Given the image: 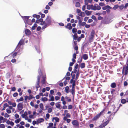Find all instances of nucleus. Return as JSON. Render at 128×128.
Segmentation results:
<instances>
[{"label":"nucleus","mask_w":128,"mask_h":128,"mask_svg":"<svg viewBox=\"0 0 128 128\" xmlns=\"http://www.w3.org/2000/svg\"><path fill=\"white\" fill-rule=\"evenodd\" d=\"M84 4L85 5H87L88 4V2L87 0H84Z\"/></svg>","instance_id":"obj_60"},{"label":"nucleus","mask_w":128,"mask_h":128,"mask_svg":"<svg viewBox=\"0 0 128 128\" xmlns=\"http://www.w3.org/2000/svg\"><path fill=\"white\" fill-rule=\"evenodd\" d=\"M24 41L23 39H22L20 40L19 42L18 43L17 46V48H20L21 45L24 44Z\"/></svg>","instance_id":"obj_6"},{"label":"nucleus","mask_w":128,"mask_h":128,"mask_svg":"<svg viewBox=\"0 0 128 128\" xmlns=\"http://www.w3.org/2000/svg\"><path fill=\"white\" fill-rule=\"evenodd\" d=\"M80 66L81 68H83L85 66V64L84 62L82 63L80 65Z\"/></svg>","instance_id":"obj_22"},{"label":"nucleus","mask_w":128,"mask_h":128,"mask_svg":"<svg viewBox=\"0 0 128 128\" xmlns=\"http://www.w3.org/2000/svg\"><path fill=\"white\" fill-rule=\"evenodd\" d=\"M91 18L93 20H94L95 21H97L96 17L94 15H92V16Z\"/></svg>","instance_id":"obj_37"},{"label":"nucleus","mask_w":128,"mask_h":128,"mask_svg":"<svg viewBox=\"0 0 128 128\" xmlns=\"http://www.w3.org/2000/svg\"><path fill=\"white\" fill-rule=\"evenodd\" d=\"M26 22L27 24L30 25H31L32 24V23L30 22H29V20L26 21Z\"/></svg>","instance_id":"obj_51"},{"label":"nucleus","mask_w":128,"mask_h":128,"mask_svg":"<svg viewBox=\"0 0 128 128\" xmlns=\"http://www.w3.org/2000/svg\"><path fill=\"white\" fill-rule=\"evenodd\" d=\"M101 8L100 6L98 5L97 6H94V7L92 9L93 10H100Z\"/></svg>","instance_id":"obj_9"},{"label":"nucleus","mask_w":128,"mask_h":128,"mask_svg":"<svg viewBox=\"0 0 128 128\" xmlns=\"http://www.w3.org/2000/svg\"><path fill=\"white\" fill-rule=\"evenodd\" d=\"M99 5L101 6H104L105 4L104 3L102 2H100L99 4Z\"/></svg>","instance_id":"obj_55"},{"label":"nucleus","mask_w":128,"mask_h":128,"mask_svg":"<svg viewBox=\"0 0 128 128\" xmlns=\"http://www.w3.org/2000/svg\"><path fill=\"white\" fill-rule=\"evenodd\" d=\"M54 96H52L51 97L50 99H49L48 100L49 101H54Z\"/></svg>","instance_id":"obj_41"},{"label":"nucleus","mask_w":128,"mask_h":128,"mask_svg":"<svg viewBox=\"0 0 128 128\" xmlns=\"http://www.w3.org/2000/svg\"><path fill=\"white\" fill-rule=\"evenodd\" d=\"M52 109L51 108H49L48 110V113H50L52 112Z\"/></svg>","instance_id":"obj_64"},{"label":"nucleus","mask_w":128,"mask_h":128,"mask_svg":"<svg viewBox=\"0 0 128 128\" xmlns=\"http://www.w3.org/2000/svg\"><path fill=\"white\" fill-rule=\"evenodd\" d=\"M119 8L121 10H122L124 8V6L121 5L119 6Z\"/></svg>","instance_id":"obj_61"},{"label":"nucleus","mask_w":128,"mask_h":128,"mask_svg":"<svg viewBox=\"0 0 128 128\" xmlns=\"http://www.w3.org/2000/svg\"><path fill=\"white\" fill-rule=\"evenodd\" d=\"M110 120H107L106 121L104 122L103 124L105 126H106L109 122V121Z\"/></svg>","instance_id":"obj_36"},{"label":"nucleus","mask_w":128,"mask_h":128,"mask_svg":"<svg viewBox=\"0 0 128 128\" xmlns=\"http://www.w3.org/2000/svg\"><path fill=\"white\" fill-rule=\"evenodd\" d=\"M6 123L8 124H10L12 126H13L14 125V123L13 122L10 121L8 120L6 121Z\"/></svg>","instance_id":"obj_14"},{"label":"nucleus","mask_w":128,"mask_h":128,"mask_svg":"<svg viewBox=\"0 0 128 128\" xmlns=\"http://www.w3.org/2000/svg\"><path fill=\"white\" fill-rule=\"evenodd\" d=\"M50 94H49V97H50L51 96L50 94L51 95H52L54 93V91L53 90H50Z\"/></svg>","instance_id":"obj_29"},{"label":"nucleus","mask_w":128,"mask_h":128,"mask_svg":"<svg viewBox=\"0 0 128 128\" xmlns=\"http://www.w3.org/2000/svg\"><path fill=\"white\" fill-rule=\"evenodd\" d=\"M64 98L62 96L61 97V100L62 102V103L63 105H65L66 103V102L64 100Z\"/></svg>","instance_id":"obj_16"},{"label":"nucleus","mask_w":128,"mask_h":128,"mask_svg":"<svg viewBox=\"0 0 128 128\" xmlns=\"http://www.w3.org/2000/svg\"><path fill=\"white\" fill-rule=\"evenodd\" d=\"M72 88L71 90H69L70 92H71L72 94L73 95V99L74 98V96L75 94V86H76V84L74 83H72Z\"/></svg>","instance_id":"obj_3"},{"label":"nucleus","mask_w":128,"mask_h":128,"mask_svg":"<svg viewBox=\"0 0 128 128\" xmlns=\"http://www.w3.org/2000/svg\"><path fill=\"white\" fill-rule=\"evenodd\" d=\"M16 90V88L15 87H12L11 88V90L10 91L11 92L12 91H14Z\"/></svg>","instance_id":"obj_46"},{"label":"nucleus","mask_w":128,"mask_h":128,"mask_svg":"<svg viewBox=\"0 0 128 128\" xmlns=\"http://www.w3.org/2000/svg\"><path fill=\"white\" fill-rule=\"evenodd\" d=\"M18 109L19 110H21L23 108V104L22 102L19 103L17 105Z\"/></svg>","instance_id":"obj_7"},{"label":"nucleus","mask_w":128,"mask_h":128,"mask_svg":"<svg viewBox=\"0 0 128 128\" xmlns=\"http://www.w3.org/2000/svg\"><path fill=\"white\" fill-rule=\"evenodd\" d=\"M77 31V29L75 28H73L72 30V32L74 34Z\"/></svg>","instance_id":"obj_28"},{"label":"nucleus","mask_w":128,"mask_h":128,"mask_svg":"<svg viewBox=\"0 0 128 128\" xmlns=\"http://www.w3.org/2000/svg\"><path fill=\"white\" fill-rule=\"evenodd\" d=\"M28 99L29 100H30L32 98H34L35 97L34 96H33L32 95H30L29 96H28Z\"/></svg>","instance_id":"obj_31"},{"label":"nucleus","mask_w":128,"mask_h":128,"mask_svg":"<svg viewBox=\"0 0 128 128\" xmlns=\"http://www.w3.org/2000/svg\"><path fill=\"white\" fill-rule=\"evenodd\" d=\"M83 59L84 60H86L88 58V56L87 54H85L82 56Z\"/></svg>","instance_id":"obj_19"},{"label":"nucleus","mask_w":128,"mask_h":128,"mask_svg":"<svg viewBox=\"0 0 128 128\" xmlns=\"http://www.w3.org/2000/svg\"><path fill=\"white\" fill-rule=\"evenodd\" d=\"M112 9V7L108 5L102 8V9L103 10H105L107 9Z\"/></svg>","instance_id":"obj_15"},{"label":"nucleus","mask_w":128,"mask_h":128,"mask_svg":"<svg viewBox=\"0 0 128 128\" xmlns=\"http://www.w3.org/2000/svg\"><path fill=\"white\" fill-rule=\"evenodd\" d=\"M105 126L103 124V123L102 124H101L100 125V126H99V127L100 128H102L104 127Z\"/></svg>","instance_id":"obj_57"},{"label":"nucleus","mask_w":128,"mask_h":128,"mask_svg":"<svg viewBox=\"0 0 128 128\" xmlns=\"http://www.w3.org/2000/svg\"><path fill=\"white\" fill-rule=\"evenodd\" d=\"M75 6L76 7H79L80 6V4L79 2H77L76 3Z\"/></svg>","instance_id":"obj_38"},{"label":"nucleus","mask_w":128,"mask_h":128,"mask_svg":"<svg viewBox=\"0 0 128 128\" xmlns=\"http://www.w3.org/2000/svg\"><path fill=\"white\" fill-rule=\"evenodd\" d=\"M51 22L50 16H48L45 20L41 23V25H44L42 27V30L44 29L50 24Z\"/></svg>","instance_id":"obj_1"},{"label":"nucleus","mask_w":128,"mask_h":128,"mask_svg":"<svg viewBox=\"0 0 128 128\" xmlns=\"http://www.w3.org/2000/svg\"><path fill=\"white\" fill-rule=\"evenodd\" d=\"M110 86L112 88H115L116 86V84L115 83L113 82L110 85Z\"/></svg>","instance_id":"obj_20"},{"label":"nucleus","mask_w":128,"mask_h":128,"mask_svg":"<svg viewBox=\"0 0 128 128\" xmlns=\"http://www.w3.org/2000/svg\"><path fill=\"white\" fill-rule=\"evenodd\" d=\"M25 32L27 36L30 35L31 33L30 31L28 29H26L25 30Z\"/></svg>","instance_id":"obj_12"},{"label":"nucleus","mask_w":128,"mask_h":128,"mask_svg":"<svg viewBox=\"0 0 128 128\" xmlns=\"http://www.w3.org/2000/svg\"><path fill=\"white\" fill-rule=\"evenodd\" d=\"M29 18V16H25L24 17V19L25 20H26V21L28 20V18Z\"/></svg>","instance_id":"obj_50"},{"label":"nucleus","mask_w":128,"mask_h":128,"mask_svg":"<svg viewBox=\"0 0 128 128\" xmlns=\"http://www.w3.org/2000/svg\"><path fill=\"white\" fill-rule=\"evenodd\" d=\"M53 124L52 122L50 123L49 124V126H48L47 128H52Z\"/></svg>","instance_id":"obj_34"},{"label":"nucleus","mask_w":128,"mask_h":128,"mask_svg":"<svg viewBox=\"0 0 128 128\" xmlns=\"http://www.w3.org/2000/svg\"><path fill=\"white\" fill-rule=\"evenodd\" d=\"M84 12L88 16H89L92 13V11H89L88 10H86L84 11Z\"/></svg>","instance_id":"obj_17"},{"label":"nucleus","mask_w":128,"mask_h":128,"mask_svg":"<svg viewBox=\"0 0 128 128\" xmlns=\"http://www.w3.org/2000/svg\"><path fill=\"white\" fill-rule=\"evenodd\" d=\"M27 115L28 114L27 112H24V114L22 115V118H25V117L27 116Z\"/></svg>","instance_id":"obj_26"},{"label":"nucleus","mask_w":128,"mask_h":128,"mask_svg":"<svg viewBox=\"0 0 128 128\" xmlns=\"http://www.w3.org/2000/svg\"><path fill=\"white\" fill-rule=\"evenodd\" d=\"M42 80L41 82L42 84H45L46 82V76L44 75L42 77Z\"/></svg>","instance_id":"obj_8"},{"label":"nucleus","mask_w":128,"mask_h":128,"mask_svg":"<svg viewBox=\"0 0 128 128\" xmlns=\"http://www.w3.org/2000/svg\"><path fill=\"white\" fill-rule=\"evenodd\" d=\"M18 95V93L17 92H16L13 94V96L14 97H16Z\"/></svg>","instance_id":"obj_59"},{"label":"nucleus","mask_w":128,"mask_h":128,"mask_svg":"<svg viewBox=\"0 0 128 128\" xmlns=\"http://www.w3.org/2000/svg\"><path fill=\"white\" fill-rule=\"evenodd\" d=\"M60 98V97L58 96H55V98L56 100H59Z\"/></svg>","instance_id":"obj_54"},{"label":"nucleus","mask_w":128,"mask_h":128,"mask_svg":"<svg viewBox=\"0 0 128 128\" xmlns=\"http://www.w3.org/2000/svg\"><path fill=\"white\" fill-rule=\"evenodd\" d=\"M78 15L79 16L83 17L84 16V12H82L80 13V14H78Z\"/></svg>","instance_id":"obj_40"},{"label":"nucleus","mask_w":128,"mask_h":128,"mask_svg":"<svg viewBox=\"0 0 128 128\" xmlns=\"http://www.w3.org/2000/svg\"><path fill=\"white\" fill-rule=\"evenodd\" d=\"M24 100V98L22 96L21 97L20 99H17L16 101L17 102H18L20 101H22Z\"/></svg>","instance_id":"obj_24"},{"label":"nucleus","mask_w":128,"mask_h":128,"mask_svg":"<svg viewBox=\"0 0 128 128\" xmlns=\"http://www.w3.org/2000/svg\"><path fill=\"white\" fill-rule=\"evenodd\" d=\"M54 120H56V122H58L59 121V119L58 117H56L53 118L52 120V121L53 122L54 121Z\"/></svg>","instance_id":"obj_21"},{"label":"nucleus","mask_w":128,"mask_h":128,"mask_svg":"<svg viewBox=\"0 0 128 128\" xmlns=\"http://www.w3.org/2000/svg\"><path fill=\"white\" fill-rule=\"evenodd\" d=\"M7 119L6 118H4L2 116H0V120H7Z\"/></svg>","instance_id":"obj_48"},{"label":"nucleus","mask_w":128,"mask_h":128,"mask_svg":"<svg viewBox=\"0 0 128 128\" xmlns=\"http://www.w3.org/2000/svg\"><path fill=\"white\" fill-rule=\"evenodd\" d=\"M86 24V22H82V23L80 24V26H84V25L85 26Z\"/></svg>","instance_id":"obj_45"},{"label":"nucleus","mask_w":128,"mask_h":128,"mask_svg":"<svg viewBox=\"0 0 128 128\" xmlns=\"http://www.w3.org/2000/svg\"><path fill=\"white\" fill-rule=\"evenodd\" d=\"M9 117V115L6 113L4 114V117L5 118H8Z\"/></svg>","instance_id":"obj_58"},{"label":"nucleus","mask_w":128,"mask_h":128,"mask_svg":"<svg viewBox=\"0 0 128 128\" xmlns=\"http://www.w3.org/2000/svg\"><path fill=\"white\" fill-rule=\"evenodd\" d=\"M126 102V100L125 99H122L121 100V102L122 104H124Z\"/></svg>","instance_id":"obj_32"},{"label":"nucleus","mask_w":128,"mask_h":128,"mask_svg":"<svg viewBox=\"0 0 128 128\" xmlns=\"http://www.w3.org/2000/svg\"><path fill=\"white\" fill-rule=\"evenodd\" d=\"M6 112L8 114H10L11 112V110L8 108L6 109Z\"/></svg>","instance_id":"obj_49"},{"label":"nucleus","mask_w":128,"mask_h":128,"mask_svg":"<svg viewBox=\"0 0 128 128\" xmlns=\"http://www.w3.org/2000/svg\"><path fill=\"white\" fill-rule=\"evenodd\" d=\"M86 8L88 10H90V9L93 10L92 9L94 7V6L93 4L90 5H87Z\"/></svg>","instance_id":"obj_13"},{"label":"nucleus","mask_w":128,"mask_h":128,"mask_svg":"<svg viewBox=\"0 0 128 128\" xmlns=\"http://www.w3.org/2000/svg\"><path fill=\"white\" fill-rule=\"evenodd\" d=\"M69 87L68 86H66L65 88V90L66 92L67 93H68L69 92Z\"/></svg>","instance_id":"obj_30"},{"label":"nucleus","mask_w":128,"mask_h":128,"mask_svg":"<svg viewBox=\"0 0 128 128\" xmlns=\"http://www.w3.org/2000/svg\"><path fill=\"white\" fill-rule=\"evenodd\" d=\"M42 100L44 102L47 101L48 100V98L46 97L42 98Z\"/></svg>","instance_id":"obj_39"},{"label":"nucleus","mask_w":128,"mask_h":128,"mask_svg":"<svg viewBox=\"0 0 128 128\" xmlns=\"http://www.w3.org/2000/svg\"><path fill=\"white\" fill-rule=\"evenodd\" d=\"M72 105L70 104L68 106V109H71L72 108Z\"/></svg>","instance_id":"obj_62"},{"label":"nucleus","mask_w":128,"mask_h":128,"mask_svg":"<svg viewBox=\"0 0 128 128\" xmlns=\"http://www.w3.org/2000/svg\"><path fill=\"white\" fill-rule=\"evenodd\" d=\"M105 111L104 109L101 112L97 114L92 118V120L93 121L96 120L98 119L103 114Z\"/></svg>","instance_id":"obj_2"},{"label":"nucleus","mask_w":128,"mask_h":128,"mask_svg":"<svg viewBox=\"0 0 128 128\" xmlns=\"http://www.w3.org/2000/svg\"><path fill=\"white\" fill-rule=\"evenodd\" d=\"M72 124L74 126H79V124L78 121L76 120H73L72 122Z\"/></svg>","instance_id":"obj_5"},{"label":"nucleus","mask_w":128,"mask_h":128,"mask_svg":"<svg viewBox=\"0 0 128 128\" xmlns=\"http://www.w3.org/2000/svg\"><path fill=\"white\" fill-rule=\"evenodd\" d=\"M65 98L66 100H67V101L68 102H70L71 101V99L67 96L65 97Z\"/></svg>","instance_id":"obj_27"},{"label":"nucleus","mask_w":128,"mask_h":128,"mask_svg":"<svg viewBox=\"0 0 128 128\" xmlns=\"http://www.w3.org/2000/svg\"><path fill=\"white\" fill-rule=\"evenodd\" d=\"M80 75L79 70H78V71L76 74V80L78 78L79 76Z\"/></svg>","instance_id":"obj_23"},{"label":"nucleus","mask_w":128,"mask_h":128,"mask_svg":"<svg viewBox=\"0 0 128 128\" xmlns=\"http://www.w3.org/2000/svg\"><path fill=\"white\" fill-rule=\"evenodd\" d=\"M115 91V90L114 89H112L111 91V93L113 95L114 94V92Z\"/></svg>","instance_id":"obj_63"},{"label":"nucleus","mask_w":128,"mask_h":128,"mask_svg":"<svg viewBox=\"0 0 128 128\" xmlns=\"http://www.w3.org/2000/svg\"><path fill=\"white\" fill-rule=\"evenodd\" d=\"M65 27L66 28H68L69 30H70L72 28V26H71V24L70 23H68L66 26H65Z\"/></svg>","instance_id":"obj_11"},{"label":"nucleus","mask_w":128,"mask_h":128,"mask_svg":"<svg viewBox=\"0 0 128 128\" xmlns=\"http://www.w3.org/2000/svg\"><path fill=\"white\" fill-rule=\"evenodd\" d=\"M44 119L41 118L38 119V120H37V122L38 123H40L41 122H44Z\"/></svg>","instance_id":"obj_18"},{"label":"nucleus","mask_w":128,"mask_h":128,"mask_svg":"<svg viewBox=\"0 0 128 128\" xmlns=\"http://www.w3.org/2000/svg\"><path fill=\"white\" fill-rule=\"evenodd\" d=\"M95 31L94 30H92L89 37L88 40L90 42H91L94 38Z\"/></svg>","instance_id":"obj_4"},{"label":"nucleus","mask_w":128,"mask_h":128,"mask_svg":"<svg viewBox=\"0 0 128 128\" xmlns=\"http://www.w3.org/2000/svg\"><path fill=\"white\" fill-rule=\"evenodd\" d=\"M40 108L42 110H44V106L43 104L41 103L40 104Z\"/></svg>","instance_id":"obj_35"},{"label":"nucleus","mask_w":128,"mask_h":128,"mask_svg":"<svg viewBox=\"0 0 128 128\" xmlns=\"http://www.w3.org/2000/svg\"><path fill=\"white\" fill-rule=\"evenodd\" d=\"M72 76V78L70 80V83L72 84L74 82V83L76 84V81L74 80V79L75 78L76 75L75 74H73Z\"/></svg>","instance_id":"obj_10"},{"label":"nucleus","mask_w":128,"mask_h":128,"mask_svg":"<svg viewBox=\"0 0 128 128\" xmlns=\"http://www.w3.org/2000/svg\"><path fill=\"white\" fill-rule=\"evenodd\" d=\"M21 120L20 118H18L15 121V122L16 124H18L20 121Z\"/></svg>","instance_id":"obj_43"},{"label":"nucleus","mask_w":128,"mask_h":128,"mask_svg":"<svg viewBox=\"0 0 128 128\" xmlns=\"http://www.w3.org/2000/svg\"><path fill=\"white\" fill-rule=\"evenodd\" d=\"M18 54V52H16L13 54H12V57L13 58H14L16 56V55L17 54Z\"/></svg>","instance_id":"obj_44"},{"label":"nucleus","mask_w":128,"mask_h":128,"mask_svg":"<svg viewBox=\"0 0 128 128\" xmlns=\"http://www.w3.org/2000/svg\"><path fill=\"white\" fill-rule=\"evenodd\" d=\"M118 5H116L114 6L113 7V8L115 10H116L118 7Z\"/></svg>","instance_id":"obj_42"},{"label":"nucleus","mask_w":128,"mask_h":128,"mask_svg":"<svg viewBox=\"0 0 128 128\" xmlns=\"http://www.w3.org/2000/svg\"><path fill=\"white\" fill-rule=\"evenodd\" d=\"M40 82H37L36 84V88L37 90H38V88L40 87L39 85Z\"/></svg>","instance_id":"obj_33"},{"label":"nucleus","mask_w":128,"mask_h":128,"mask_svg":"<svg viewBox=\"0 0 128 128\" xmlns=\"http://www.w3.org/2000/svg\"><path fill=\"white\" fill-rule=\"evenodd\" d=\"M56 108L60 109V104L59 102L57 103L56 104Z\"/></svg>","instance_id":"obj_25"},{"label":"nucleus","mask_w":128,"mask_h":128,"mask_svg":"<svg viewBox=\"0 0 128 128\" xmlns=\"http://www.w3.org/2000/svg\"><path fill=\"white\" fill-rule=\"evenodd\" d=\"M8 105L7 104V103H6L4 104L3 106V107L4 108H5L7 107H8Z\"/></svg>","instance_id":"obj_56"},{"label":"nucleus","mask_w":128,"mask_h":128,"mask_svg":"<svg viewBox=\"0 0 128 128\" xmlns=\"http://www.w3.org/2000/svg\"><path fill=\"white\" fill-rule=\"evenodd\" d=\"M79 67V65L78 64H75L74 68L75 69H77Z\"/></svg>","instance_id":"obj_53"},{"label":"nucleus","mask_w":128,"mask_h":128,"mask_svg":"<svg viewBox=\"0 0 128 128\" xmlns=\"http://www.w3.org/2000/svg\"><path fill=\"white\" fill-rule=\"evenodd\" d=\"M5 126L4 124H0V128H4Z\"/></svg>","instance_id":"obj_47"},{"label":"nucleus","mask_w":128,"mask_h":128,"mask_svg":"<svg viewBox=\"0 0 128 128\" xmlns=\"http://www.w3.org/2000/svg\"><path fill=\"white\" fill-rule=\"evenodd\" d=\"M124 86H126L128 85V83L127 82L125 81L124 83Z\"/></svg>","instance_id":"obj_52"}]
</instances>
